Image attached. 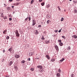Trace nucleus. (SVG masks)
<instances>
[{"label":"nucleus","mask_w":77,"mask_h":77,"mask_svg":"<svg viewBox=\"0 0 77 77\" xmlns=\"http://www.w3.org/2000/svg\"><path fill=\"white\" fill-rule=\"evenodd\" d=\"M15 33L16 36H17V37H20V34H19L18 31L17 30H16Z\"/></svg>","instance_id":"f257e3e1"},{"label":"nucleus","mask_w":77,"mask_h":77,"mask_svg":"<svg viewBox=\"0 0 77 77\" xmlns=\"http://www.w3.org/2000/svg\"><path fill=\"white\" fill-rule=\"evenodd\" d=\"M55 48L56 49L57 52H58L59 51V47H58V46H57V45H55L54 46Z\"/></svg>","instance_id":"f03ea898"},{"label":"nucleus","mask_w":77,"mask_h":77,"mask_svg":"<svg viewBox=\"0 0 77 77\" xmlns=\"http://www.w3.org/2000/svg\"><path fill=\"white\" fill-rule=\"evenodd\" d=\"M36 24V21L35 20H33L32 22V26H35Z\"/></svg>","instance_id":"7ed1b4c3"},{"label":"nucleus","mask_w":77,"mask_h":77,"mask_svg":"<svg viewBox=\"0 0 77 77\" xmlns=\"http://www.w3.org/2000/svg\"><path fill=\"white\" fill-rule=\"evenodd\" d=\"M15 57L16 59H18L20 57V55H19L16 54L15 55Z\"/></svg>","instance_id":"20e7f679"},{"label":"nucleus","mask_w":77,"mask_h":77,"mask_svg":"<svg viewBox=\"0 0 77 77\" xmlns=\"http://www.w3.org/2000/svg\"><path fill=\"white\" fill-rule=\"evenodd\" d=\"M37 67L38 68H39V69H42V66L41 65H38L37 66Z\"/></svg>","instance_id":"39448f33"},{"label":"nucleus","mask_w":77,"mask_h":77,"mask_svg":"<svg viewBox=\"0 0 77 77\" xmlns=\"http://www.w3.org/2000/svg\"><path fill=\"white\" fill-rule=\"evenodd\" d=\"M47 24H50V23H51V20H48L47 21Z\"/></svg>","instance_id":"423d86ee"},{"label":"nucleus","mask_w":77,"mask_h":77,"mask_svg":"<svg viewBox=\"0 0 77 77\" xmlns=\"http://www.w3.org/2000/svg\"><path fill=\"white\" fill-rule=\"evenodd\" d=\"M47 18H48V19H49V18H50V15H49V14H48L46 16Z\"/></svg>","instance_id":"0eeeda50"},{"label":"nucleus","mask_w":77,"mask_h":77,"mask_svg":"<svg viewBox=\"0 0 77 77\" xmlns=\"http://www.w3.org/2000/svg\"><path fill=\"white\" fill-rule=\"evenodd\" d=\"M7 32V29H5L4 31H3V33L4 35L6 34V32Z\"/></svg>","instance_id":"6e6552de"},{"label":"nucleus","mask_w":77,"mask_h":77,"mask_svg":"<svg viewBox=\"0 0 77 77\" xmlns=\"http://www.w3.org/2000/svg\"><path fill=\"white\" fill-rule=\"evenodd\" d=\"M12 48H10L8 49V51H9L10 52L13 50Z\"/></svg>","instance_id":"1a4fd4ad"},{"label":"nucleus","mask_w":77,"mask_h":77,"mask_svg":"<svg viewBox=\"0 0 77 77\" xmlns=\"http://www.w3.org/2000/svg\"><path fill=\"white\" fill-rule=\"evenodd\" d=\"M72 37L73 38H75V39H77V36L76 35H74L72 36Z\"/></svg>","instance_id":"9d476101"},{"label":"nucleus","mask_w":77,"mask_h":77,"mask_svg":"<svg viewBox=\"0 0 77 77\" xmlns=\"http://www.w3.org/2000/svg\"><path fill=\"white\" fill-rule=\"evenodd\" d=\"M39 33V32L38 31L36 30L35 31V35H38Z\"/></svg>","instance_id":"9b49d317"},{"label":"nucleus","mask_w":77,"mask_h":77,"mask_svg":"<svg viewBox=\"0 0 77 77\" xmlns=\"http://www.w3.org/2000/svg\"><path fill=\"white\" fill-rule=\"evenodd\" d=\"M51 61L52 62H54L55 61V59L54 58H52L51 60Z\"/></svg>","instance_id":"f8f14e48"},{"label":"nucleus","mask_w":77,"mask_h":77,"mask_svg":"<svg viewBox=\"0 0 77 77\" xmlns=\"http://www.w3.org/2000/svg\"><path fill=\"white\" fill-rule=\"evenodd\" d=\"M14 68L15 70H17L18 69V67L16 66H14Z\"/></svg>","instance_id":"ddd939ff"},{"label":"nucleus","mask_w":77,"mask_h":77,"mask_svg":"<svg viewBox=\"0 0 77 77\" xmlns=\"http://www.w3.org/2000/svg\"><path fill=\"white\" fill-rule=\"evenodd\" d=\"M33 53H30L29 54V56H32L33 55Z\"/></svg>","instance_id":"4468645a"},{"label":"nucleus","mask_w":77,"mask_h":77,"mask_svg":"<svg viewBox=\"0 0 77 77\" xmlns=\"http://www.w3.org/2000/svg\"><path fill=\"white\" fill-rule=\"evenodd\" d=\"M59 45L60 46H63V43L62 42L60 43Z\"/></svg>","instance_id":"2eb2a0df"},{"label":"nucleus","mask_w":77,"mask_h":77,"mask_svg":"<svg viewBox=\"0 0 77 77\" xmlns=\"http://www.w3.org/2000/svg\"><path fill=\"white\" fill-rule=\"evenodd\" d=\"M11 53L13 54L14 53V50H12L11 52H10Z\"/></svg>","instance_id":"dca6fc26"},{"label":"nucleus","mask_w":77,"mask_h":77,"mask_svg":"<svg viewBox=\"0 0 77 77\" xmlns=\"http://www.w3.org/2000/svg\"><path fill=\"white\" fill-rule=\"evenodd\" d=\"M34 2H35V0H32L31 1V4H32V3H33Z\"/></svg>","instance_id":"f3484780"},{"label":"nucleus","mask_w":77,"mask_h":77,"mask_svg":"<svg viewBox=\"0 0 77 77\" xmlns=\"http://www.w3.org/2000/svg\"><path fill=\"white\" fill-rule=\"evenodd\" d=\"M50 5L49 4H48L47 5L46 8H48L50 7Z\"/></svg>","instance_id":"a211bd4d"},{"label":"nucleus","mask_w":77,"mask_h":77,"mask_svg":"<svg viewBox=\"0 0 77 77\" xmlns=\"http://www.w3.org/2000/svg\"><path fill=\"white\" fill-rule=\"evenodd\" d=\"M46 57L48 59H50V57H49V56L48 55H46Z\"/></svg>","instance_id":"6ab92c4d"},{"label":"nucleus","mask_w":77,"mask_h":77,"mask_svg":"<svg viewBox=\"0 0 77 77\" xmlns=\"http://www.w3.org/2000/svg\"><path fill=\"white\" fill-rule=\"evenodd\" d=\"M41 39H42V40H45V38H44V37L43 36L41 38Z\"/></svg>","instance_id":"aec40b11"},{"label":"nucleus","mask_w":77,"mask_h":77,"mask_svg":"<svg viewBox=\"0 0 77 77\" xmlns=\"http://www.w3.org/2000/svg\"><path fill=\"white\" fill-rule=\"evenodd\" d=\"M64 60H65V59L63 58L61 60H60V62H63Z\"/></svg>","instance_id":"412c9836"},{"label":"nucleus","mask_w":77,"mask_h":77,"mask_svg":"<svg viewBox=\"0 0 77 77\" xmlns=\"http://www.w3.org/2000/svg\"><path fill=\"white\" fill-rule=\"evenodd\" d=\"M15 5L16 6H18V5H20V4L18 3H15Z\"/></svg>","instance_id":"4be33fe9"},{"label":"nucleus","mask_w":77,"mask_h":77,"mask_svg":"<svg viewBox=\"0 0 77 77\" xmlns=\"http://www.w3.org/2000/svg\"><path fill=\"white\" fill-rule=\"evenodd\" d=\"M50 43V41H48L47 42H45V44H49Z\"/></svg>","instance_id":"5701e85b"},{"label":"nucleus","mask_w":77,"mask_h":77,"mask_svg":"<svg viewBox=\"0 0 77 77\" xmlns=\"http://www.w3.org/2000/svg\"><path fill=\"white\" fill-rule=\"evenodd\" d=\"M74 74L72 73L71 75V77H74Z\"/></svg>","instance_id":"b1692460"},{"label":"nucleus","mask_w":77,"mask_h":77,"mask_svg":"<svg viewBox=\"0 0 77 77\" xmlns=\"http://www.w3.org/2000/svg\"><path fill=\"white\" fill-rule=\"evenodd\" d=\"M57 76H58V77H60V74L58 73L57 74Z\"/></svg>","instance_id":"393cba45"},{"label":"nucleus","mask_w":77,"mask_h":77,"mask_svg":"<svg viewBox=\"0 0 77 77\" xmlns=\"http://www.w3.org/2000/svg\"><path fill=\"white\" fill-rule=\"evenodd\" d=\"M63 20H64L63 17L61 18V21H63Z\"/></svg>","instance_id":"a878e982"},{"label":"nucleus","mask_w":77,"mask_h":77,"mask_svg":"<svg viewBox=\"0 0 77 77\" xmlns=\"http://www.w3.org/2000/svg\"><path fill=\"white\" fill-rule=\"evenodd\" d=\"M4 18V19L5 20V19H7V17H6V16H5L3 17Z\"/></svg>","instance_id":"bb28decb"},{"label":"nucleus","mask_w":77,"mask_h":77,"mask_svg":"<svg viewBox=\"0 0 77 77\" xmlns=\"http://www.w3.org/2000/svg\"><path fill=\"white\" fill-rule=\"evenodd\" d=\"M25 60H23L22 61L21 63H24V62H25Z\"/></svg>","instance_id":"cd10ccee"},{"label":"nucleus","mask_w":77,"mask_h":77,"mask_svg":"<svg viewBox=\"0 0 77 77\" xmlns=\"http://www.w3.org/2000/svg\"><path fill=\"white\" fill-rule=\"evenodd\" d=\"M44 4H45V3H44V2H42L41 3V5L42 6H44Z\"/></svg>","instance_id":"c85d7f7f"},{"label":"nucleus","mask_w":77,"mask_h":77,"mask_svg":"<svg viewBox=\"0 0 77 77\" xmlns=\"http://www.w3.org/2000/svg\"><path fill=\"white\" fill-rule=\"evenodd\" d=\"M58 42H60V43H61V42H62V40H58Z\"/></svg>","instance_id":"c756f323"},{"label":"nucleus","mask_w":77,"mask_h":77,"mask_svg":"<svg viewBox=\"0 0 77 77\" xmlns=\"http://www.w3.org/2000/svg\"><path fill=\"white\" fill-rule=\"evenodd\" d=\"M12 63H13L12 61H11L10 63V65H11Z\"/></svg>","instance_id":"7c9ffc66"},{"label":"nucleus","mask_w":77,"mask_h":77,"mask_svg":"<svg viewBox=\"0 0 77 77\" xmlns=\"http://www.w3.org/2000/svg\"><path fill=\"white\" fill-rule=\"evenodd\" d=\"M58 10H59L60 11V8L59 7V6H58Z\"/></svg>","instance_id":"2f4dec72"},{"label":"nucleus","mask_w":77,"mask_h":77,"mask_svg":"<svg viewBox=\"0 0 77 77\" xmlns=\"http://www.w3.org/2000/svg\"><path fill=\"white\" fill-rule=\"evenodd\" d=\"M7 9L8 10V11H9V10H10L11 8H10V7H7Z\"/></svg>","instance_id":"473e14b6"},{"label":"nucleus","mask_w":77,"mask_h":77,"mask_svg":"<svg viewBox=\"0 0 77 77\" xmlns=\"http://www.w3.org/2000/svg\"><path fill=\"white\" fill-rule=\"evenodd\" d=\"M29 19V17H27V18H26L25 19V21H27Z\"/></svg>","instance_id":"72a5a7b5"},{"label":"nucleus","mask_w":77,"mask_h":77,"mask_svg":"<svg viewBox=\"0 0 77 77\" xmlns=\"http://www.w3.org/2000/svg\"><path fill=\"white\" fill-rule=\"evenodd\" d=\"M7 39H9V36H7L6 37Z\"/></svg>","instance_id":"f704fd0d"},{"label":"nucleus","mask_w":77,"mask_h":77,"mask_svg":"<svg viewBox=\"0 0 77 77\" xmlns=\"http://www.w3.org/2000/svg\"><path fill=\"white\" fill-rule=\"evenodd\" d=\"M61 30H62V28L60 29L59 30V31H58V32L59 33H60V32H61Z\"/></svg>","instance_id":"c9c22d12"},{"label":"nucleus","mask_w":77,"mask_h":77,"mask_svg":"<svg viewBox=\"0 0 77 77\" xmlns=\"http://www.w3.org/2000/svg\"><path fill=\"white\" fill-rule=\"evenodd\" d=\"M31 70L32 71H34V69L32 68L31 69Z\"/></svg>","instance_id":"e433bc0d"},{"label":"nucleus","mask_w":77,"mask_h":77,"mask_svg":"<svg viewBox=\"0 0 77 77\" xmlns=\"http://www.w3.org/2000/svg\"><path fill=\"white\" fill-rule=\"evenodd\" d=\"M74 12H75V13H77V10H75L74 11Z\"/></svg>","instance_id":"4c0bfd02"},{"label":"nucleus","mask_w":77,"mask_h":77,"mask_svg":"<svg viewBox=\"0 0 77 77\" xmlns=\"http://www.w3.org/2000/svg\"><path fill=\"white\" fill-rule=\"evenodd\" d=\"M12 19V18H9V21H11Z\"/></svg>","instance_id":"58836bf2"},{"label":"nucleus","mask_w":77,"mask_h":77,"mask_svg":"<svg viewBox=\"0 0 77 77\" xmlns=\"http://www.w3.org/2000/svg\"><path fill=\"white\" fill-rule=\"evenodd\" d=\"M29 21H30L31 20V18L29 17Z\"/></svg>","instance_id":"ea45409f"},{"label":"nucleus","mask_w":77,"mask_h":77,"mask_svg":"<svg viewBox=\"0 0 77 77\" xmlns=\"http://www.w3.org/2000/svg\"><path fill=\"white\" fill-rule=\"evenodd\" d=\"M55 32H56V33H57V32H58V30H55V31H54Z\"/></svg>","instance_id":"a19ab883"},{"label":"nucleus","mask_w":77,"mask_h":77,"mask_svg":"<svg viewBox=\"0 0 77 77\" xmlns=\"http://www.w3.org/2000/svg\"><path fill=\"white\" fill-rule=\"evenodd\" d=\"M38 27H41V25H39L38 26Z\"/></svg>","instance_id":"79ce46f5"},{"label":"nucleus","mask_w":77,"mask_h":77,"mask_svg":"<svg viewBox=\"0 0 77 77\" xmlns=\"http://www.w3.org/2000/svg\"><path fill=\"white\" fill-rule=\"evenodd\" d=\"M28 60L29 61H30V58H29Z\"/></svg>","instance_id":"37998d69"},{"label":"nucleus","mask_w":77,"mask_h":77,"mask_svg":"<svg viewBox=\"0 0 77 77\" xmlns=\"http://www.w3.org/2000/svg\"><path fill=\"white\" fill-rule=\"evenodd\" d=\"M62 38H64V39H65V36H62Z\"/></svg>","instance_id":"c03bdc74"},{"label":"nucleus","mask_w":77,"mask_h":77,"mask_svg":"<svg viewBox=\"0 0 77 77\" xmlns=\"http://www.w3.org/2000/svg\"><path fill=\"white\" fill-rule=\"evenodd\" d=\"M13 1V0H9V1L10 2H12Z\"/></svg>","instance_id":"a18cd8bd"},{"label":"nucleus","mask_w":77,"mask_h":77,"mask_svg":"<svg viewBox=\"0 0 77 77\" xmlns=\"http://www.w3.org/2000/svg\"><path fill=\"white\" fill-rule=\"evenodd\" d=\"M3 53H5V50H3Z\"/></svg>","instance_id":"49530a36"},{"label":"nucleus","mask_w":77,"mask_h":77,"mask_svg":"<svg viewBox=\"0 0 77 77\" xmlns=\"http://www.w3.org/2000/svg\"><path fill=\"white\" fill-rule=\"evenodd\" d=\"M12 8H14V6H12Z\"/></svg>","instance_id":"de8ad7c7"},{"label":"nucleus","mask_w":77,"mask_h":77,"mask_svg":"<svg viewBox=\"0 0 77 77\" xmlns=\"http://www.w3.org/2000/svg\"><path fill=\"white\" fill-rule=\"evenodd\" d=\"M39 0V2H42V0Z\"/></svg>","instance_id":"09e8293b"},{"label":"nucleus","mask_w":77,"mask_h":77,"mask_svg":"<svg viewBox=\"0 0 77 77\" xmlns=\"http://www.w3.org/2000/svg\"><path fill=\"white\" fill-rule=\"evenodd\" d=\"M13 5H14V6H16V5H15V3H14V4H13Z\"/></svg>","instance_id":"8fccbe9b"},{"label":"nucleus","mask_w":77,"mask_h":77,"mask_svg":"<svg viewBox=\"0 0 77 77\" xmlns=\"http://www.w3.org/2000/svg\"><path fill=\"white\" fill-rule=\"evenodd\" d=\"M64 11L65 12H66V10H64Z\"/></svg>","instance_id":"3c124183"},{"label":"nucleus","mask_w":77,"mask_h":77,"mask_svg":"<svg viewBox=\"0 0 77 77\" xmlns=\"http://www.w3.org/2000/svg\"><path fill=\"white\" fill-rule=\"evenodd\" d=\"M68 49L69 50H70V48H68Z\"/></svg>","instance_id":"603ef678"},{"label":"nucleus","mask_w":77,"mask_h":77,"mask_svg":"<svg viewBox=\"0 0 77 77\" xmlns=\"http://www.w3.org/2000/svg\"><path fill=\"white\" fill-rule=\"evenodd\" d=\"M36 59H39V58H36Z\"/></svg>","instance_id":"864d4df0"},{"label":"nucleus","mask_w":77,"mask_h":77,"mask_svg":"<svg viewBox=\"0 0 77 77\" xmlns=\"http://www.w3.org/2000/svg\"><path fill=\"white\" fill-rule=\"evenodd\" d=\"M59 72H60V69H59Z\"/></svg>","instance_id":"5fc2aeb1"},{"label":"nucleus","mask_w":77,"mask_h":77,"mask_svg":"<svg viewBox=\"0 0 77 77\" xmlns=\"http://www.w3.org/2000/svg\"><path fill=\"white\" fill-rule=\"evenodd\" d=\"M5 77H9V76H6Z\"/></svg>","instance_id":"6e6d98bb"},{"label":"nucleus","mask_w":77,"mask_h":77,"mask_svg":"<svg viewBox=\"0 0 77 77\" xmlns=\"http://www.w3.org/2000/svg\"><path fill=\"white\" fill-rule=\"evenodd\" d=\"M69 1H70V2H71V1H72V0H69Z\"/></svg>","instance_id":"4d7b16f0"},{"label":"nucleus","mask_w":77,"mask_h":77,"mask_svg":"<svg viewBox=\"0 0 77 77\" xmlns=\"http://www.w3.org/2000/svg\"><path fill=\"white\" fill-rule=\"evenodd\" d=\"M9 25H10V24H11V23H9Z\"/></svg>","instance_id":"13d9d810"},{"label":"nucleus","mask_w":77,"mask_h":77,"mask_svg":"<svg viewBox=\"0 0 77 77\" xmlns=\"http://www.w3.org/2000/svg\"><path fill=\"white\" fill-rule=\"evenodd\" d=\"M75 2V3H77V2Z\"/></svg>","instance_id":"bf43d9fd"},{"label":"nucleus","mask_w":77,"mask_h":77,"mask_svg":"<svg viewBox=\"0 0 77 77\" xmlns=\"http://www.w3.org/2000/svg\"><path fill=\"white\" fill-rule=\"evenodd\" d=\"M2 17H3V16H2Z\"/></svg>","instance_id":"052dcab7"},{"label":"nucleus","mask_w":77,"mask_h":77,"mask_svg":"<svg viewBox=\"0 0 77 77\" xmlns=\"http://www.w3.org/2000/svg\"><path fill=\"white\" fill-rule=\"evenodd\" d=\"M17 1H18V0H17Z\"/></svg>","instance_id":"680f3d73"},{"label":"nucleus","mask_w":77,"mask_h":77,"mask_svg":"<svg viewBox=\"0 0 77 77\" xmlns=\"http://www.w3.org/2000/svg\"><path fill=\"white\" fill-rule=\"evenodd\" d=\"M41 71H42V70H41Z\"/></svg>","instance_id":"e2e57ef3"}]
</instances>
